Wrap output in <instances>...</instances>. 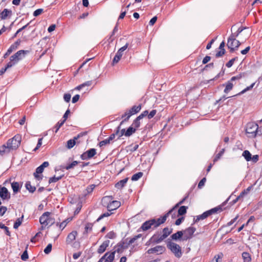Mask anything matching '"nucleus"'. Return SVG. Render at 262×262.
I'll list each match as a JSON object with an SVG mask.
<instances>
[{
  "instance_id": "nucleus-58",
  "label": "nucleus",
  "mask_w": 262,
  "mask_h": 262,
  "mask_svg": "<svg viewBox=\"0 0 262 262\" xmlns=\"http://www.w3.org/2000/svg\"><path fill=\"white\" fill-rule=\"evenodd\" d=\"M1 229H3L5 230V234L9 236L11 235V233L9 230L8 227L6 226L4 224H3V225H2Z\"/></svg>"
},
{
  "instance_id": "nucleus-57",
  "label": "nucleus",
  "mask_w": 262,
  "mask_h": 262,
  "mask_svg": "<svg viewBox=\"0 0 262 262\" xmlns=\"http://www.w3.org/2000/svg\"><path fill=\"white\" fill-rule=\"evenodd\" d=\"M252 188H253V186L251 185V186H249L247 188H246V189H244L243 191H242L241 192V193H242V194H243L244 196H245L246 195H247L249 193V192L252 189Z\"/></svg>"
},
{
  "instance_id": "nucleus-25",
  "label": "nucleus",
  "mask_w": 262,
  "mask_h": 262,
  "mask_svg": "<svg viewBox=\"0 0 262 262\" xmlns=\"http://www.w3.org/2000/svg\"><path fill=\"white\" fill-rule=\"evenodd\" d=\"M77 234V232L76 231H73L70 233L67 237V242L70 243L75 239L76 236Z\"/></svg>"
},
{
  "instance_id": "nucleus-59",
  "label": "nucleus",
  "mask_w": 262,
  "mask_h": 262,
  "mask_svg": "<svg viewBox=\"0 0 262 262\" xmlns=\"http://www.w3.org/2000/svg\"><path fill=\"white\" fill-rule=\"evenodd\" d=\"M214 68V63L211 62L209 64H206L204 68L202 69V71H207L208 69H212Z\"/></svg>"
},
{
  "instance_id": "nucleus-45",
  "label": "nucleus",
  "mask_w": 262,
  "mask_h": 262,
  "mask_svg": "<svg viewBox=\"0 0 262 262\" xmlns=\"http://www.w3.org/2000/svg\"><path fill=\"white\" fill-rule=\"evenodd\" d=\"M28 247V245H27L25 250L24 251V252L23 253V254L21 255V259L24 261H26L29 258L28 251H27Z\"/></svg>"
},
{
  "instance_id": "nucleus-40",
  "label": "nucleus",
  "mask_w": 262,
  "mask_h": 262,
  "mask_svg": "<svg viewBox=\"0 0 262 262\" xmlns=\"http://www.w3.org/2000/svg\"><path fill=\"white\" fill-rule=\"evenodd\" d=\"M246 75H247V74L246 73H245V72L241 73L237 75L236 76H233L232 77H231V78L230 79V80L232 81H235L236 80H239L242 77H244Z\"/></svg>"
},
{
  "instance_id": "nucleus-34",
  "label": "nucleus",
  "mask_w": 262,
  "mask_h": 262,
  "mask_svg": "<svg viewBox=\"0 0 262 262\" xmlns=\"http://www.w3.org/2000/svg\"><path fill=\"white\" fill-rule=\"evenodd\" d=\"M242 156L244 157L247 161H250L251 160L252 155L248 150H245L243 151Z\"/></svg>"
},
{
  "instance_id": "nucleus-32",
  "label": "nucleus",
  "mask_w": 262,
  "mask_h": 262,
  "mask_svg": "<svg viewBox=\"0 0 262 262\" xmlns=\"http://www.w3.org/2000/svg\"><path fill=\"white\" fill-rule=\"evenodd\" d=\"M188 209L187 206H182L179 207L178 211V216H181L183 215L187 212V210Z\"/></svg>"
},
{
  "instance_id": "nucleus-12",
  "label": "nucleus",
  "mask_w": 262,
  "mask_h": 262,
  "mask_svg": "<svg viewBox=\"0 0 262 262\" xmlns=\"http://www.w3.org/2000/svg\"><path fill=\"white\" fill-rule=\"evenodd\" d=\"M166 251V248L164 246H156L154 248L149 249L147 253L148 254H154L156 253L157 254H162L164 253Z\"/></svg>"
},
{
  "instance_id": "nucleus-61",
  "label": "nucleus",
  "mask_w": 262,
  "mask_h": 262,
  "mask_svg": "<svg viewBox=\"0 0 262 262\" xmlns=\"http://www.w3.org/2000/svg\"><path fill=\"white\" fill-rule=\"evenodd\" d=\"M110 143V141L109 139H108V138H107L104 140L100 141L99 143V145L100 147H102V146H104L107 144H109Z\"/></svg>"
},
{
  "instance_id": "nucleus-7",
  "label": "nucleus",
  "mask_w": 262,
  "mask_h": 262,
  "mask_svg": "<svg viewBox=\"0 0 262 262\" xmlns=\"http://www.w3.org/2000/svg\"><path fill=\"white\" fill-rule=\"evenodd\" d=\"M29 52V51L28 50H19L10 57V60H13L14 62L17 63L20 60L25 57V55Z\"/></svg>"
},
{
  "instance_id": "nucleus-10",
  "label": "nucleus",
  "mask_w": 262,
  "mask_h": 262,
  "mask_svg": "<svg viewBox=\"0 0 262 262\" xmlns=\"http://www.w3.org/2000/svg\"><path fill=\"white\" fill-rule=\"evenodd\" d=\"M128 45V43H126L124 46L118 50L114 59H113L112 64L113 65L119 62L123 55V52L127 48Z\"/></svg>"
},
{
  "instance_id": "nucleus-60",
  "label": "nucleus",
  "mask_w": 262,
  "mask_h": 262,
  "mask_svg": "<svg viewBox=\"0 0 262 262\" xmlns=\"http://www.w3.org/2000/svg\"><path fill=\"white\" fill-rule=\"evenodd\" d=\"M157 113V110H152L149 113H148L147 118L148 119L152 118Z\"/></svg>"
},
{
  "instance_id": "nucleus-9",
  "label": "nucleus",
  "mask_w": 262,
  "mask_h": 262,
  "mask_svg": "<svg viewBox=\"0 0 262 262\" xmlns=\"http://www.w3.org/2000/svg\"><path fill=\"white\" fill-rule=\"evenodd\" d=\"M142 105L141 104H139L138 106L137 105H134L133 106L130 110H129L128 114L129 115L126 118H125L124 119H123L121 122V124H123L124 122H126L128 121L129 118L133 115H135L138 112H139L141 109Z\"/></svg>"
},
{
  "instance_id": "nucleus-43",
  "label": "nucleus",
  "mask_w": 262,
  "mask_h": 262,
  "mask_svg": "<svg viewBox=\"0 0 262 262\" xmlns=\"http://www.w3.org/2000/svg\"><path fill=\"white\" fill-rule=\"evenodd\" d=\"M225 152V148H223L215 157V158H214L213 160V164L214 163H215L216 162H217L220 158L221 157L223 156V155L224 154Z\"/></svg>"
},
{
  "instance_id": "nucleus-31",
  "label": "nucleus",
  "mask_w": 262,
  "mask_h": 262,
  "mask_svg": "<svg viewBox=\"0 0 262 262\" xmlns=\"http://www.w3.org/2000/svg\"><path fill=\"white\" fill-rule=\"evenodd\" d=\"M242 255L244 262H251V257L249 253L247 252H243Z\"/></svg>"
},
{
  "instance_id": "nucleus-41",
  "label": "nucleus",
  "mask_w": 262,
  "mask_h": 262,
  "mask_svg": "<svg viewBox=\"0 0 262 262\" xmlns=\"http://www.w3.org/2000/svg\"><path fill=\"white\" fill-rule=\"evenodd\" d=\"M63 176H64V175L62 174V175H61L57 177H55V176H54L53 177L50 178L49 180V183L51 184L52 183H55V182H57L58 181L61 180Z\"/></svg>"
},
{
  "instance_id": "nucleus-17",
  "label": "nucleus",
  "mask_w": 262,
  "mask_h": 262,
  "mask_svg": "<svg viewBox=\"0 0 262 262\" xmlns=\"http://www.w3.org/2000/svg\"><path fill=\"white\" fill-rule=\"evenodd\" d=\"M183 230L178 231L176 233L172 234L170 238L171 240L177 241L178 240L183 241Z\"/></svg>"
},
{
  "instance_id": "nucleus-47",
  "label": "nucleus",
  "mask_w": 262,
  "mask_h": 262,
  "mask_svg": "<svg viewBox=\"0 0 262 262\" xmlns=\"http://www.w3.org/2000/svg\"><path fill=\"white\" fill-rule=\"evenodd\" d=\"M116 233L113 231L108 232L105 235V237L109 239H114L116 237Z\"/></svg>"
},
{
  "instance_id": "nucleus-26",
  "label": "nucleus",
  "mask_w": 262,
  "mask_h": 262,
  "mask_svg": "<svg viewBox=\"0 0 262 262\" xmlns=\"http://www.w3.org/2000/svg\"><path fill=\"white\" fill-rule=\"evenodd\" d=\"M12 150L9 148L8 145H3L0 147V155L3 156L5 154H9Z\"/></svg>"
},
{
  "instance_id": "nucleus-21",
  "label": "nucleus",
  "mask_w": 262,
  "mask_h": 262,
  "mask_svg": "<svg viewBox=\"0 0 262 262\" xmlns=\"http://www.w3.org/2000/svg\"><path fill=\"white\" fill-rule=\"evenodd\" d=\"M12 14V12L11 10L4 9V10L0 13V18L1 19H6L7 17H10Z\"/></svg>"
},
{
  "instance_id": "nucleus-13",
  "label": "nucleus",
  "mask_w": 262,
  "mask_h": 262,
  "mask_svg": "<svg viewBox=\"0 0 262 262\" xmlns=\"http://www.w3.org/2000/svg\"><path fill=\"white\" fill-rule=\"evenodd\" d=\"M233 195V193H232L228 198V199L224 202L221 205L218 206L216 207H214L213 208H212L210 210H209V213L211 215L216 213L217 212H221L223 211L222 207L224 206L229 201V200L232 197Z\"/></svg>"
},
{
  "instance_id": "nucleus-54",
  "label": "nucleus",
  "mask_w": 262,
  "mask_h": 262,
  "mask_svg": "<svg viewBox=\"0 0 262 262\" xmlns=\"http://www.w3.org/2000/svg\"><path fill=\"white\" fill-rule=\"evenodd\" d=\"M114 248L115 250L112 252H114V255L116 253H121L122 252V250L123 249V248H121L120 246H118V244L116 245Z\"/></svg>"
},
{
  "instance_id": "nucleus-44",
  "label": "nucleus",
  "mask_w": 262,
  "mask_h": 262,
  "mask_svg": "<svg viewBox=\"0 0 262 262\" xmlns=\"http://www.w3.org/2000/svg\"><path fill=\"white\" fill-rule=\"evenodd\" d=\"M140 120L138 118H136L132 124V126L134 127V128H136V130L137 128H138L140 126Z\"/></svg>"
},
{
  "instance_id": "nucleus-38",
  "label": "nucleus",
  "mask_w": 262,
  "mask_h": 262,
  "mask_svg": "<svg viewBox=\"0 0 262 262\" xmlns=\"http://www.w3.org/2000/svg\"><path fill=\"white\" fill-rule=\"evenodd\" d=\"M136 128L130 126L126 130V137H129L136 132Z\"/></svg>"
},
{
  "instance_id": "nucleus-36",
  "label": "nucleus",
  "mask_w": 262,
  "mask_h": 262,
  "mask_svg": "<svg viewBox=\"0 0 262 262\" xmlns=\"http://www.w3.org/2000/svg\"><path fill=\"white\" fill-rule=\"evenodd\" d=\"M23 219H24V215H22V216L20 217H18L16 221H15V222L14 223V225H13V228L14 229H17L18 228V227L19 226H20V225L22 223Z\"/></svg>"
},
{
  "instance_id": "nucleus-6",
  "label": "nucleus",
  "mask_w": 262,
  "mask_h": 262,
  "mask_svg": "<svg viewBox=\"0 0 262 262\" xmlns=\"http://www.w3.org/2000/svg\"><path fill=\"white\" fill-rule=\"evenodd\" d=\"M258 128V124L255 122H249L247 124L246 129V133L249 134V137L255 138L256 129Z\"/></svg>"
},
{
  "instance_id": "nucleus-23",
  "label": "nucleus",
  "mask_w": 262,
  "mask_h": 262,
  "mask_svg": "<svg viewBox=\"0 0 262 262\" xmlns=\"http://www.w3.org/2000/svg\"><path fill=\"white\" fill-rule=\"evenodd\" d=\"M22 186V184H19L17 182H13L11 183V187L13 189V193L16 194L20 191Z\"/></svg>"
},
{
  "instance_id": "nucleus-53",
  "label": "nucleus",
  "mask_w": 262,
  "mask_h": 262,
  "mask_svg": "<svg viewBox=\"0 0 262 262\" xmlns=\"http://www.w3.org/2000/svg\"><path fill=\"white\" fill-rule=\"evenodd\" d=\"M52 245L51 244H49L47 247L45 248V249H44V252L47 254H48L49 253H50L52 250Z\"/></svg>"
},
{
  "instance_id": "nucleus-35",
  "label": "nucleus",
  "mask_w": 262,
  "mask_h": 262,
  "mask_svg": "<svg viewBox=\"0 0 262 262\" xmlns=\"http://www.w3.org/2000/svg\"><path fill=\"white\" fill-rule=\"evenodd\" d=\"M64 123V121H63L62 120H60L56 124V125L52 128L53 132H54L55 133H56L59 129V128L63 125Z\"/></svg>"
},
{
  "instance_id": "nucleus-52",
  "label": "nucleus",
  "mask_w": 262,
  "mask_h": 262,
  "mask_svg": "<svg viewBox=\"0 0 262 262\" xmlns=\"http://www.w3.org/2000/svg\"><path fill=\"white\" fill-rule=\"evenodd\" d=\"M111 214L112 213H110L108 212L104 213L102 214L101 215H100V216L96 220V222H98L101 220L103 219L104 217H108V216H110Z\"/></svg>"
},
{
  "instance_id": "nucleus-8",
  "label": "nucleus",
  "mask_w": 262,
  "mask_h": 262,
  "mask_svg": "<svg viewBox=\"0 0 262 262\" xmlns=\"http://www.w3.org/2000/svg\"><path fill=\"white\" fill-rule=\"evenodd\" d=\"M182 230L183 231V241H186L193 237V235L196 231V228L190 226Z\"/></svg>"
},
{
  "instance_id": "nucleus-2",
  "label": "nucleus",
  "mask_w": 262,
  "mask_h": 262,
  "mask_svg": "<svg viewBox=\"0 0 262 262\" xmlns=\"http://www.w3.org/2000/svg\"><path fill=\"white\" fill-rule=\"evenodd\" d=\"M246 27H240L236 32L232 33L228 38L227 46L229 49L230 53H233L235 51L237 50L238 47L241 46V42L236 39L238 35L245 29Z\"/></svg>"
},
{
  "instance_id": "nucleus-62",
  "label": "nucleus",
  "mask_w": 262,
  "mask_h": 262,
  "mask_svg": "<svg viewBox=\"0 0 262 262\" xmlns=\"http://www.w3.org/2000/svg\"><path fill=\"white\" fill-rule=\"evenodd\" d=\"M206 181V179L205 178H203L199 183L198 187L200 189H201L204 185Z\"/></svg>"
},
{
  "instance_id": "nucleus-5",
  "label": "nucleus",
  "mask_w": 262,
  "mask_h": 262,
  "mask_svg": "<svg viewBox=\"0 0 262 262\" xmlns=\"http://www.w3.org/2000/svg\"><path fill=\"white\" fill-rule=\"evenodd\" d=\"M50 212H44L39 217V222L40 224L46 226L47 225L51 226L55 223V219L50 216L51 214Z\"/></svg>"
},
{
  "instance_id": "nucleus-33",
  "label": "nucleus",
  "mask_w": 262,
  "mask_h": 262,
  "mask_svg": "<svg viewBox=\"0 0 262 262\" xmlns=\"http://www.w3.org/2000/svg\"><path fill=\"white\" fill-rule=\"evenodd\" d=\"M26 189L31 193H33L36 190V187L31 184L30 181H27L25 184Z\"/></svg>"
},
{
  "instance_id": "nucleus-51",
  "label": "nucleus",
  "mask_w": 262,
  "mask_h": 262,
  "mask_svg": "<svg viewBox=\"0 0 262 262\" xmlns=\"http://www.w3.org/2000/svg\"><path fill=\"white\" fill-rule=\"evenodd\" d=\"M69 221H68V219L63 221L62 223H56V226H59V227L61 229V230L63 229L66 226L67 223H68Z\"/></svg>"
},
{
  "instance_id": "nucleus-19",
  "label": "nucleus",
  "mask_w": 262,
  "mask_h": 262,
  "mask_svg": "<svg viewBox=\"0 0 262 262\" xmlns=\"http://www.w3.org/2000/svg\"><path fill=\"white\" fill-rule=\"evenodd\" d=\"M110 241L106 240L103 242V243L99 246L97 250V252L99 254L103 253L106 249L107 247H108L110 244Z\"/></svg>"
},
{
  "instance_id": "nucleus-3",
  "label": "nucleus",
  "mask_w": 262,
  "mask_h": 262,
  "mask_svg": "<svg viewBox=\"0 0 262 262\" xmlns=\"http://www.w3.org/2000/svg\"><path fill=\"white\" fill-rule=\"evenodd\" d=\"M166 245L167 248L177 258H180L182 257L183 255L182 248L178 244L168 240L166 242Z\"/></svg>"
},
{
  "instance_id": "nucleus-15",
  "label": "nucleus",
  "mask_w": 262,
  "mask_h": 262,
  "mask_svg": "<svg viewBox=\"0 0 262 262\" xmlns=\"http://www.w3.org/2000/svg\"><path fill=\"white\" fill-rule=\"evenodd\" d=\"M121 206V203L118 201H112L107 205L108 211H111L117 209Z\"/></svg>"
},
{
  "instance_id": "nucleus-11",
  "label": "nucleus",
  "mask_w": 262,
  "mask_h": 262,
  "mask_svg": "<svg viewBox=\"0 0 262 262\" xmlns=\"http://www.w3.org/2000/svg\"><path fill=\"white\" fill-rule=\"evenodd\" d=\"M96 154V149L95 148H90L81 154L80 158L82 160H87L92 158Z\"/></svg>"
},
{
  "instance_id": "nucleus-20",
  "label": "nucleus",
  "mask_w": 262,
  "mask_h": 262,
  "mask_svg": "<svg viewBox=\"0 0 262 262\" xmlns=\"http://www.w3.org/2000/svg\"><path fill=\"white\" fill-rule=\"evenodd\" d=\"M161 238V235L159 236L157 234H154L149 239V241L147 242V244L149 242H150L152 244H159L161 243L164 240H160Z\"/></svg>"
},
{
  "instance_id": "nucleus-30",
  "label": "nucleus",
  "mask_w": 262,
  "mask_h": 262,
  "mask_svg": "<svg viewBox=\"0 0 262 262\" xmlns=\"http://www.w3.org/2000/svg\"><path fill=\"white\" fill-rule=\"evenodd\" d=\"M93 226V224L91 223H86L85 225L83 234H88L89 232H91L92 230Z\"/></svg>"
},
{
  "instance_id": "nucleus-18",
  "label": "nucleus",
  "mask_w": 262,
  "mask_h": 262,
  "mask_svg": "<svg viewBox=\"0 0 262 262\" xmlns=\"http://www.w3.org/2000/svg\"><path fill=\"white\" fill-rule=\"evenodd\" d=\"M173 231V229L168 227H165L162 230V234L161 235L160 240H164Z\"/></svg>"
},
{
  "instance_id": "nucleus-46",
  "label": "nucleus",
  "mask_w": 262,
  "mask_h": 262,
  "mask_svg": "<svg viewBox=\"0 0 262 262\" xmlns=\"http://www.w3.org/2000/svg\"><path fill=\"white\" fill-rule=\"evenodd\" d=\"M255 84V82H253L250 86H247L246 88H245L243 91H242L241 92H239L238 94H237V95H241L245 93L246 92L251 90L254 86ZM235 96H236V95Z\"/></svg>"
},
{
  "instance_id": "nucleus-64",
  "label": "nucleus",
  "mask_w": 262,
  "mask_h": 262,
  "mask_svg": "<svg viewBox=\"0 0 262 262\" xmlns=\"http://www.w3.org/2000/svg\"><path fill=\"white\" fill-rule=\"evenodd\" d=\"M7 210V208L4 206H1L0 207V216H3L4 215L6 211Z\"/></svg>"
},
{
  "instance_id": "nucleus-63",
  "label": "nucleus",
  "mask_w": 262,
  "mask_h": 262,
  "mask_svg": "<svg viewBox=\"0 0 262 262\" xmlns=\"http://www.w3.org/2000/svg\"><path fill=\"white\" fill-rule=\"evenodd\" d=\"M43 9H38L34 11L33 12V15L34 16H38L39 15H40L43 12Z\"/></svg>"
},
{
  "instance_id": "nucleus-48",
  "label": "nucleus",
  "mask_w": 262,
  "mask_h": 262,
  "mask_svg": "<svg viewBox=\"0 0 262 262\" xmlns=\"http://www.w3.org/2000/svg\"><path fill=\"white\" fill-rule=\"evenodd\" d=\"M115 259L114 252H111L104 262H113Z\"/></svg>"
},
{
  "instance_id": "nucleus-55",
  "label": "nucleus",
  "mask_w": 262,
  "mask_h": 262,
  "mask_svg": "<svg viewBox=\"0 0 262 262\" xmlns=\"http://www.w3.org/2000/svg\"><path fill=\"white\" fill-rule=\"evenodd\" d=\"M95 187V185L94 184H92L90 185H89L85 190L86 191L87 193H90L93 192L94 188Z\"/></svg>"
},
{
  "instance_id": "nucleus-56",
  "label": "nucleus",
  "mask_w": 262,
  "mask_h": 262,
  "mask_svg": "<svg viewBox=\"0 0 262 262\" xmlns=\"http://www.w3.org/2000/svg\"><path fill=\"white\" fill-rule=\"evenodd\" d=\"M148 113V111L147 110H145L143 111L139 116H138L137 118L139 119L140 120L143 118L144 117L147 116Z\"/></svg>"
},
{
  "instance_id": "nucleus-29",
  "label": "nucleus",
  "mask_w": 262,
  "mask_h": 262,
  "mask_svg": "<svg viewBox=\"0 0 262 262\" xmlns=\"http://www.w3.org/2000/svg\"><path fill=\"white\" fill-rule=\"evenodd\" d=\"M232 81L230 80L228 81L225 84L226 87L224 91V93H228L230 91H231L232 89L233 84L232 83Z\"/></svg>"
},
{
  "instance_id": "nucleus-22",
  "label": "nucleus",
  "mask_w": 262,
  "mask_h": 262,
  "mask_svg": "<svg viewBox=\"0 0 262 262\" xmlns=\"http://www.w3.org/2000/svg\"><path fill=\"white\" fill-rule=\"evenodd\" d=\"M44 169H43V167L40 165L35 170V172H34L33 176L34 177L37 179L38 180H40L42 179V176H40L38 175V174H41L43 171Z\"/></svg>"
},
{
  "instance_id": "nucleus-24",
  "label": "nucleus",
  "mask_w": 262,
  "mask_h": 262,
  "mask_svg": "<svg viewBox=\"0 0 262 262\" xmlns=\"http://www.w3.org/2000/svg\"><path fill=\"white\" fill-rule=\"evenodd\" d=\"M128 180V178H126L123 180H121L115 184V187L117 189H121L125 186Z\"/></svg>"
},
{
  "instance_id": "nucleus-4",
  "label": "nucleus",
  "mask_w": 262,
  "mask_h": 262,
  "mask_svg": "<svg viewBox=\"0 0 262 262\" xmlns=\"http://www.w3.org/2000/svg\"><path fill=\"white\" fill-rule=\"evenodd\" d=\"M21 141V136L20 134L15 135L12 138L9 139L6 144L12 150L17 149L20 146Z\"/></svg>"
},
{
  "instance_id": "nucleus-27",
  "label": "nucleus",
  "mask_w": 262,
  "mask_h": 262,
  "mask_svg": "<svg viewBox=\"0 0 262 262\" xmlns=\"http://www.w3.org/2000/svg\"><path fill=\"white\" fill-rule=\"evenodd\" d=\"M80 162L77 161H74L72 163L67 164L66 166L61 165V169H65L66 170H69L74 168L76 165H77Z\"/></svg>"
},
{
  "instance_id": "nucleus-14",
  "label": "nucleus",
  "mask_w": 262,
  "mask_h": 262,
  "mask_svg": "<svg viewBox=\"0 0 262 262\" xmlns=\"http://www.w3.org/2000/svg\"><path fill=\"white\" fill-rule=\"evenodd\" d=\"M11 195L7 188L1 186L0 189V198L3 200H9L10 199Z\"/></svg>"
},
{
  "instance_id": "nucleus-28",
  "label": "nucleus",
  "mask_w": 262,
  "mask_h": 262,
  "mask_svg": "<svg viewBox=\"0 0 262 262\" xmlns=\"http://www.w3.org/2000/svg\"><path fill=\"white\" fill-rule=\"evenodd\" d=\"M142 236L141 234H139L137 235L134 236L133 238L128 239V242L125 248H128V246L133 244L136 240L140 238Z\"/></svg>"
},
{
  "instance_id": "nucleus-1",
  "label": "nucleus",
  "mask_w": 262,
  "mask_h": 262,
  "mask_svg": "<svg viewBox=\"0 0 262 262\" xmlns=\"http://www.w3.org/2000/svg\"><path fill=\"white\" fill-rule=\"evenodd\" d=\"M169 215L168 213H166L163 216L159 218H153L147 220L142 224L140 229L143 231H146L150 229L154 230L164 224Z\"/></svg>"
},
{
  "instance_id": "nucleus-50",
  "label": "nucleus",
  "mask_w": 262,
  "mask_h": 262,
  "mask_svg": "<svg viewBox=\"0 0 262 262\" xmlns=\"http://www.w3.org/2000/svg\"><path fill=\"white\" fill-rule=\"evenodd\" d=\"M237 60H238L237 57H235L231 59L227 63H226V66L227 68H231L233 66L234 62Z\"/></svg>"
},
{
  "instance_id": "nucleus-39",
  "label": "nucleus",
  "mask_w": 262,
  "mask_h": 262,
  "mask_svg": "<svg viewBox=\"0 0 262 262\" xmlns=\"http://www.w3.org/2000/svg\"><path fill=\"white\" fill-rule=\"evenodd\" d=\"M143 175V173L142 172H138L133 175L132 177L131 180L133 181H138L139 179H140Z\"/></svg>"
},
{
  "instance_id": "nucleus-42",
  "label": "nucleus",
  "mask_w": 262,
  "mask_h": 262,
  "mask_svg": "<svg viewBox=\"0 0 262 262\" xmlns=\"http://www.w3.org/2000/svg\"><path fill=\"white\" fill-rule=\"evenodd\" d=\"M128 238H126L124 239L121 240L120 242H119L118 243V246H120L121 248H123V249H126L128 248H125V246L127 245V243L128 242Z\"/></svg>"
},
{
  "instance_id": "nucleus-16",
  "label": "nucleus",
  "mask_w": 262,
  "mask_h": 262,
  "mask_svg": "<svg viewBox=\"0 0 262 262\" xmlns=\"http://www.w3.org/2000/svg\"><path fill=\"white\" fill-rule=\"evenodd\" d=\"M225 42L224 41H223L220 45L219 47L218 48L220 50L219 51H217L216 53L215 56L216 58H220L222 57L226 52L225 49Z\"/></svg>"
},
{
  "instance_id": "nucleus-37",
  "label": "nucleus",
  "mask_w": 262,
  "mask_h": 262,
  "mask_svg": "<svg viewBox=\"0 0 262 262\" xmlns=\"http://www.w3.org/2000/svg\"><path fill=\"white\" fill-rule=\"evenodd\" d=\"M77 139H75V137L73 139H70L67 141V147L68 149H71L74 147V146L76 144V140Z\"/></svg>"
},
{
  "instance_id": "nucleus-49",
  "label": "nucleus",
  "mask_w": 262,
  "mask_h": 262,
  "mask_svg": "<svg viewBox=\"0 0 262 262\" xmlns=\"http://www.w3.org/2000/svg\"><path fill=\"white\" fill-rule=\"evenodd\" d=\"M15 50L16 49L14 48H13V47L11 45V46L7 50V52L4 55L3 57L4 58H6L14 50Z\"/></svg>"
}]
</instances>
